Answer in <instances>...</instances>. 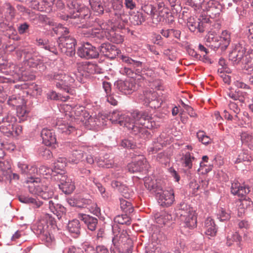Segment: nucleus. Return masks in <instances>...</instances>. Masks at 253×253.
Listing matches in <instances>:
<instances>
[{
  "mask_svg": "<svg viewBox=\"0 0 253 253\" xmlns=\"http://www.w3.org/2000/svg\"><path fill=\"white\" fill-rule=\"evenodd\" d=\"M5 10V16L9 18V21L13 20L16 13V10L14 7L8 2H5L2 7Z\"/></svg>",
  "mask_w": 253,
  "mask_h": 253,
  "instance_id": "35",
  "label": "nucleus"
},
{
  "mask_svg": "<svg viewBox=\"0 0 253 253\" xmlns=\"http://www.w3.org/2000/svg\"><path fill=\"white\" fill-rule=\"evenodd\" d=\"M134 78L126 81H118L116 85L118 89L125 94H129L136 90L137 85Z\"/></svg>",
  "mask_w": 253,
  "mask_h": 253,
  "instance_id": "17",
  "label": "nucleus"
},
{
  "mask_svg": "<svg viewBox=\"0 0 253 253\" xmlns=\"http://www.w3.org/2000/svg\"><path fill=\"white\" fill-rule=\"evenodd\" d=\"M112 243L116 248H122L127 250L132 247V241L129 238L126 231L122 230L121 234L116 235L112 238Z\"/></svg>",
  "mask_w": 253,
  "mask_h": 253,
  "instance_id": "14",
  "label": "nucleus"
},
{
  "mask_svg": "<svg viewBox=\"0 0 253 253\" xmlns=\"http://www.w3.org/2000/svg\"><path fill=\"white\" fill-rule=\"evenodd\" d=\"M195 158L191 156L189 152H187L181 158L180 161L182 166L187 170H189L192 168V161Z\"/></svg>",
  "mask_w": 253,
  "mask_h": 253,
  "instance_id": "30",
  "label": "nucleus"
},
{
  "mask_svg": "<svg viewBox=\"0 0 253 253\" xmlns=\"http://www.w3.org/2000/svg\"><path fill=\"white\" fill-rule=\"evenodd\" d=\"M36 44L46 50L53 53L55 55L58 54L57 48L53 42H50L48 40L41 38H37L36 40Z\"/></svg>",
  "mask_w": 253,
  "mask_h": 253,
  "instance_id": "23",
  "label": "nucleus"
},
{
  "mask_svg": "<svg viewBox=\"0 0 253 253\" xmlns=\"http://www.w3.org/2000/svg\"><path fill=\"white\" fill-rule=\"evenodd\" d=\"M241 239V237L239 236V234L237 233H235L233 234H231L230 235H228L227 236V244L228 246H230L232 244V242H240Z\"/></svg>",
  "mask_w": 253,
  "mask_h": 253,
  "instance_id": "61",
  "label": "nucleus"
},
{
  "mask_svg": "<svg viewBox=\"0 0 253 253\" xmlns=\"http://www.w3.org/2000/svg\"><path fill=\"white\" fill-rule=\"evenodd\" d=\"M72 115H74L76 117H80L84 119L85 117H88L89 114L86 112L84 108L82 106H75L72 108Z\"/></svg>",
  "mask_w": 253,
  "mask_h": 253,
  "instance_id": "32",
  "label": "nucleus"
},
{
  "mask_svg": "<svg viewBox=\"0 0 253 253\" xmlns=\"http://www.w3.org/2000/svg\"><path fill=\"white\" fill-rule=\"evenodd\" d=\"M236 207L238 210V215L242 216L245 212L246 207L245 205H247V201L243 200H238L236 202Z\"/></svg>",
  "mask_w": 253,
  "mask_h": 253,
  "instance_id": "52",
  "label": "nucleus"
},
{
  "mask_svg": "<svg viewBox=\"0 0 253 253\" xmlns=\"http://www.w3.org/2000/svg\"><path fill=\"white\" fill-rule=\"evenodd\" d=\"M84 69L90 74L100 73L101 70L96 64L89 62L84 65Z\"/></svg>",
  "mask_w": 253,
  "mask_h": 253,
  "instance_id": "45",
  "label": "nucleus"
},
{
  "mask_svg": "<svg viewBox=\"0 0 253 253\" xmlns=\"http://www.w3.org/2000/svg\"><path fill=\"white\" fill-rule=\"evenodd\" d=\"M41 135L43 143L46 146H50L56 142V136L52 130L44 128L41 131Z\"/></svg>",
  "mask_w": 253,
  "mask_h": 253,
  "instance_id": "22",
  "label": "nucleus"
},
{
  "mask_svg": "<svg viewBox=\"0 0 253 253\" xmlns=\"http://www.w3.org/2000/svg\"><path fill=\"white\" fill-rule=\"evenodd\" d=\"M66 159L65 158H59L54 164V167L51 169V173L64 172V168L66 166Z\"/></svg>",
  "mask_w": 253,
  "mask_h": 253,
  "instance_id": "31",
  "label": "nucleus"
},
{
  "mask_svg": "<svg viewBox=\"0 0 253 253\" xmlns=\"http://www.w3.org/2000/svg\"><path fill=\"white\" fill-rule=\"evenodd\" d=\"M166 13L167 11H163V10H160L158 14L156 13V16H152L151 18L153 23L156 24L161 22L164 23Z\"/></svg>",
  "mask_w": 253,
  "mask_h": 253,
  "instance_id": "46",
  "label": "nucleus"
},
{
  "mask_svg": "<svg viewBox=\"0 0 253 253\" xmlns=\"http://www.w3.org/2000/svg\"><path fill=\"white\" fill-rule=\"evenodd\" d=\"M99 26L105 33V36L108 40L117 44L121 43L123 42V37L120 33V30L123 28H118L117 26H114V22L111 23V25L102 23L101 25H99Z\"/></svg>",
  "mask_w": 253,
  "mask_h": 253,
  "instance_id": "10",
  "label": "nucleus"
},
{
  "mask_svg": "<svg viewBox=\"0 0 253 253\" xmlns=\"http://www.w3.org/2000/svg\"><path fill=\"white\" fill-rule=\"evenodd\" d=\"M11 169V164L8 160H0V169L4 175Z\"/></svg>",
  "mask_w": 253,
  "mask_h": 253,
  "instance_id": "58",
  "label": "nucleus"
},
{
  "mask_svg": "<svg viewBox=\"0 0 253 253\" xmlns=\"http://www.w3.org/2000/svg\"><path fill=\"white\" fill-rule=\"evenodd\" d=\"M68 204L72 207H75L79 208H83L82 203V198H71L67 200Z\"/></svg>",
  "mask_w": 253,
  "mask_h": 253,
  "instance_id": "54",
  "label": "nucleus"
},
{
  "mask_svg": "<svg viewBox=\"0 0 253 253\" xmlns=\"http://www.w3.org/2000/svg\"><path fill=\"white\" fill-rule=\"evenodd\" d=\"M251 159V157L247 152L243 151L239 154L235 163H239L242 162H249L250 161Z\"/></svg>",
  "mask_w": 253,
  "mask_h": 253,
  "instance_id": "57",
  "label": "nucleus"
},
{
  "mask_svg": "<svg viewBox=\"0 0 253 253\" xmlns=\"http://www.w3.org/2000/svg\"><path fill=\"white\" fill-rule=\"evenodd\" d=\"M244 34L249 42L253 45V24L251 23L247 26L244 30Z\"/></svg>",
  "mask_w": 253,
  "mask_h": 253,
  "instance_id": "47",
  "label": "nucleus"
},
{
  "mask_svg": "<svg viewBox=\"0 0 253 253\" xmlns=\"http://www.w3.org/2000/svg\"><path fill=\"white\" fill-rule=\"evenodd\" d=\"M149 165L143 156H139V159L136 162H132L127 165V169L129 172H144L146 173L148 169Z\"/></svg>",
  "mask_w": 253,
  "mask_h": 253,
  "instance_id": "16",
  "label": "nucleus"
},
{
  "mask_svg": "<svg viewBox=\"0 0 253 253\" xmlns=\"http://www.w3.org/2000/svg\"><path fill=\"white\" fill-rule=\"evenodd\" d=\"M162 136H160V138H158L157 142H155L153 146L149 148L148 150L149 152L155 153L161 149L163 145L165 144L164 143L162 142L161 141Z\"/></svg>",
  "mask_w": 253,
  "mask_h": 253,
  "instance_id": "55",
  "label": "nucleus"
},
{
  "mask_svg": "<svg viewBox=\"0 0 253 253\" xmlns=\"http://www.w3.org/2000/svg\"><path fill=\"white\" fill-rule=\"evenodd\" d=\"M18 199L21 203L28 204H33L35 208H39L42 205V203L40 201L37 200V199L25 195L19 196L18 197Z\"/></svg>",
  "mask_w": 253,
  "mask_h": 253,
  "instance_id": "37",
  "label": "nucleus"
},
{
  "mask_svg": "<svg viewBox=\"0 0 253 253\" xmlns=\"http://www.w3.org/2000/svg\"><path fill=\"white\" fill-rule=\"evenodd\" d=\"M17 117L19 119L20 123L24 122L27 120L28 116V111L26 109V106L20 105L16 108Z\"/></svg>",
  "mask_w": 253,
  "mask_h": 253,
  "instance_id": "40",
  "label": "nucleus"
},
{
  "mask_svg": "<svg viewBox=\"0 0 253 253\" xmlns=\"http://www.w3.org/2000/svg\"><path fill=\"white\" fill-rule=\"evenodd\" d=\"M72 157H75V159L70 157L69 160L70 162L73 163L77 164L80 160L82 158L83 154L81 151L76 150L72 154Z\"/></svg>",
  "mask_w": 253,
  "mask_h": 253,
  "instance_id": "64",
  "label": "nucleus"
},
{
  "mask_svg": "<svg viewBox=\"0 0 253 253\" xmlns=\"http://www.w3.org/2000/svg\"><path fill=\"white\" fill-rule=\"evenodd\" d=\"M77 24L79 28V32L84 37L102 39L105 37V33L99 26L102 23L97 18L85 23L83 22L80 24L77 22Z\"/></svg>",
  "mask_w": 253,
  "mask_h": 253,
  "instance_id": "5",
  "label": "nucleus"
},
{
  "mask_svg": "<svg viewBox=\"0 0 253 253\" xmlns=\"http://www.w3.org/2000/svg\"><path fill=\"white\" fill-rule=\"evenodd\" d=\"M67 6L70 9V15H67L63 18L64 20H67L68 17L71 18L72 14H76L79 11L81 6L83 4L79 3L77 0H70L67 2Z\"/></svg>",
  "mask_w": 253,
  "mask_h": 253,
  "instance_id": "29",
  "label": "nucleus"
},
{
  "mask_svg": "<svg viewBox=\"0 0 253 253\" xmlns=\"http://www.w3.org/2000/svg\"><path fill=\"white\" fill-rule=\"evenodd\" d=\"M227 96L233 100H239L241 103H244L248 98V93L246 92L239 90L229 89L227 91Z\"/></svg>",
  "mask_w": 253,
  "mask_h": 253,
  "instance_id": "25",
  "label": "nucleus"
},
{
  "mask_svg": "<svg viewBox=\"0 0 253 253\" xmlns=\"http://www.w3.org/2000/svg\"><path fill=\"white\" fill-rule=\"evenodd\" d=\"M107 101L111 104L113 106H116L118 104V100L119 97L118 96L115 94H109L106 95Z\"/></svg>",
  "mask_w": 253,
  "mask_h": 253,
  "instance_id": "63",
  "label": "nucleus"
},
{
  "mask_svg": "<svg viewBox=\"0 0 253 253\" xmlns=\"http://www.w3.org/2000/svg\"><path fill=\"white\" fill-rule=\"evenodd\" d=\"M77 54L81 58L89 59L98 58L99 53L98 49L90 43L86 42L78 48Z\"/></svg>",
  "mask_w": 253,
  "mask_h": 253,
  "instance_id": "13",
  "label": "nucleus"
},
{
  "mask_svg": "<svg viewBox=\"0 0 253 253\" xmlns=\"http://www.w3.org/2000/svg\"><path fill=\"white\" fill-rule=\"evenodd\" d=\"M155 220L163 221H169L172 220V215L165 211H161L160 212H155L153 213Z\"/></svg>",
  "mask_w": 253,
  "mask_h": 253,
  "instance_id": "38",
  "label": "nucleus"
},
{
  "mask_svg": "<svg viewBox=\"0 0 253 253\" xmlns=\"http://www.w3.org/2000/svg\"><path fill=\"white\" fill-rule=\"evenodd\" d=\"M123 225V223L121 222H115L112 224V232L114 236L121 234L122 230H124L122 229Z\"/></svg>",
  "mask_w": 253,
  "mask_h": 253,
  "instance_id": "60",
  "label": "nucleus"
},
{
  "mask_svg": "<svg viewBox=\"0 0 253 253\" xmlns=\"http://www.w3.org/2000/svg\"><path fill=\"white\" fill-rule=\"evenodd\" d=\"M38 230L39 231L40 234H43V235L45 237V239L47 243H50L52 241V237L50 234L45 231V229L42 227V222H37Z\"/></svg>",
  "mask_w": 253,
  "mask_h": 253,
  "instance_id": "49",
  "label": "nucleus"
},
{
  "mask_svg": "<svg viewBox=\"0 0 253 253\" xmlns=\"http://www.w3.org/2000/svg\"><path fill=\"white\" fill-rule=\"evenodd\" d=\"M204 7L207 11V14L211 19H215L216 20V18L219 17L222 6L217 1L210 0Z\"/></svg>",
  "mask_w": 253,
  "mask_h": 253,
  "instance_id": "15",
  "label": "nucleus"
},
{
  "mask_svg": "<svg viewBox=\"0 0 253 253\" xmlns=\"http://www.w3.org/2000/svg\"><path fill=\"white\" fill-rule=\"evenodd\" d=\"M206 234L211 237H213L216 233L217 229L214 222H206L205 225Z\"/></svg>",
  "mask_w": 253,
  "mask_h": 253,
  "instance_id": "48",
  "label": "nucleus"
},
{
  "mask_svg": "<svg viewBox=\"0 0 253 253\" xmlns=\"http://www.w3.org/2000/svg\"><path fill=\"white\" fill-rule=\"evenodd\" d=\"M219 37V42H221L222 49H225L229 45L230 42V35L227 31H223Z\"/></svg>",
  "mask_w": 253,
  "mask_h": 253,
  "instance_id": "39",
  "label": "nucleus"
},
{
  "mask_svg": "<svg viewBox=\"0 0 253 253\" xmlns=\"http://www.w3.org/2000/svg\"><path fill=\"white\" fill-rule=\"evenodd\" d=\"M99 53L110 59H114L119 53L116 46L109 42L102 43L98 47Z\"/></svg>",
  "mask_w": 253,
  "mask_h": 253,
  "instance_id": "18",
  "label": "nucleus"
},
{
  "mask_svg": "<svg viewBox=\"0 0 253 253\" xmlns=\"http://www.w3.org/2000/svg\"><path fill=\"white\" fill-rule=\"evenodd\" d=\"M229 59L233 65H238L249 72L253 71V49L246 54V49L241 44L236 45L229 54Z\"/></svg>",
  "mask_w": 253,
  "mask_h": 253,
  "instance_id": "3",
  "label": "nucleus"
},
{
  "mask_svg": "<svg viewBox=\"0 0 253 253\" xmlns=\"http://www.w3.org/2000/svg\"><path fill=\"white\" fill-rule=\"evenodd\" d=\"M157 98V93L154 91H146L144 93V101L146 105H148L151 101H155Z\"/></svg>",
  "mask_w": 253,
  "mask_h": 253,
  "instance_id": "50",
  "label": "nucleus"
},
{
  "mask_svg": "<svg viewBox=\"0 0 253 253\" xmlns=\"http://www.w3.org/2000/svg\"><path fill=\"white\" fill-rule=\"evenodd\" d=\"M59 188L65 194H70L75 189V186L72 180L69 178L62 184H58Z\"/></svg>",
  "mask_w": 253,
  "mask_h": 253,
  "instance_id": "33",
  "label": "nucleus"
},
{
  "mask_svg": "<svg viewBox=\"0 0 253 253\" xmlns=\"http://www.w3.org/2000/svg\"><path fill=\"white\" fill-rule=\"evenodd\" d=\"M4 112V109L0 104V118L4 119L3 120L0 119V131L2 133H10L13 131V123H15L17 119L14 115Z\"/></svg>",
  "mask_w": 253,
  "mask_h": 253,
  "instance_id": "11",
  "label": "nucleus"
},
{
  "mask_svg": "<svg viewBox=\"0 0 253 253\" xmlns=\"http://www.w3.org/2000/svg\"><path fill=\"white\" fill-rule=\"evenodd\" d=\"M108 119L113 123L119 124L125 126V124L130 121V117L128 115H123L120 112L114 111L110 113L108 116Z\"/></svg>",
  "mask_w": 253,
  "mask_h": 253,
  "instance_id": "21",
  "label": "nucleus"
},
{
  "mask_svg": "<svg viewBox=\"0 0 253 253\" xmlns=\"http://www.w3.org/2000/svg\"><path fill=\"white\" fill-rule=\"evenodd\" d=\"M250 191V187L248 185L241 184L238 181H235L232 183L231 192L234 195L243 197L248 194Z\"/></svg>",
  "mask_w": 253,
  "mask_h": 253,
  "instance_id": "20",
  "label": "nucleus"
},
{
  "mask_svg": "<svg viewBox=\"0 0 253 253\" xmlns=\"http://www.w3.org/2000/svg\"><path fill=\"white\" fill-rule=\"evenodd\" d=\"M51 175L53 176L55 180L59 181V184H62L65 181H67V179H69V178L67 177V175L65 173V171L64 172H57L54 173H51Z\"/></svg>",
  "mask_w": 253,
  "mask_h": 253,
  "instance_id": "51",
  "label": "nucleus"
},
{
  "mask_svg": "<svg viewBox=\"0 0 253 253\" xmlns=\"http://www.w3.org/2000/svg\"><path fill=\"white\" fill-rule=\"evenodd\" d=\"M130 117V121L126 123L124 126L131 130L134 135H139L141 137L147 136L150 133L146 128L152 129L155 126L156 123L148 112L135 110Z\"/></svg>",
  "mask_w": 253,
  "mask_h": 253,
  "instance_id": "1",
  "label": "nucleus"
},
{
  "mask_svg": "<svg viewBox=\"0 0 253 253\" xmlns=\"http://www.w3.org/2000/svg\"><path fill=\"white\" fill-rule=\"evenodd\" d=\"M30 28V25L24 22L20 24L17 28L18 33L20 35H24L28 32Z\"/></svg>",
  "mask_w": 253,
  "mask_h": 253,
  "instance_id": "62",
  "label": "nucleus"
},
{
  "mask_svg": "<svg viewBox=\"0 0 253 253\" xmlns=\"http://www.w3.org/2000/svg\"><path fill=\"white\" fill-rule=\"evenodd\" d=\"M187 25L191 32H194L196 30H198L199 25L198 24L197 19L194 17H190L188 19Z\"/></svg>",
  "mask_w": 253,
  "mask_h": 253,
  "instance_id": "53",
  "label": "nucleus"
},
{
  "mask_svg": "<svg viewBox=\"0 0 253 253\" xmlns=\"http://www.w3.org/2000/svg\"><path fill=\"white\" fill-rule=\"evenodd\" d=\"M90 16V10L87 6L83 4L78 13L71 15V18L76 19L78 18L81 19H86L89 18Z\"/></svg>",
  "mask_w": 253,
  "mask_h": 253,
  "instance_id": "28",
  "label": "nucleus"
},
{
  "mask_svg": "<svg viewBox=\"0 0 253 253\" xmlns=\"http://www.w3.org/2000/svg\"><path fill=\"white\" fill-rule=\"evenodd\" d=\"M54 31L56 34L61 35L57 41L58 47L61 52L69 56L75 55L76 42L74 38L66 36L69 32L68 29L64 27L61 24H59L54 29Z\"/></svg>",
  "mask_w": 253,
  "mask_h": 253,
  "instance_id": "4",
  "label": "nucleus"
},
{
  "mask_svg": "<svg viewBox=\"0 0 253 253\" xmlns=\"http://www.w3.org/2000/svg\"><path fill=\"white\" fill-rule=\"evenodd\" d=\"M219 39L218 36H215L212 34H209L207 38V42L211 43L210 46L214 48H218L221 47V42H219Z\"/></svg>",
  "mask_w": 253,
  "mask_h": 253,
  "instance_id": "41",
  "label": "nucleus"
},
{
  "mask_svg": "<svg viewBox=\"0 0 253 253\" xmlns=\"http://www.w3.org/2000/svg\"><path fill=\"white\" fill-rule=\"evenodd\" d=\"M89 4L92 9L97 14H102L105 10L100 0H89Z\"/></svg>",
  "mask_w": 253,
  "mask_h": 253,
  "instance_id": "36",
  "label": "nucleus"
},
{
  "mask_svg": "<svg viewBox=\"0 0 253 253\" xmlns=\"http://www.w3.org/2000/svg\"><path fill=\"white\" fill-rule=\"evenodd\" d=\"M57 127L59 132L65 134H70L75 131V127L69 125L64 121H58L57 123Z\"/></svg>",
  "mask_w": 253,
  "mask_h": 253,
  "instance_id": "27",
  "label": "nucleus"
},
{
  "mask_svg": "<svg viewBox=\"0 0 253 253\" xmlns=\"http://www.w3.org/2000/svg\"><path fill=\"white\" fill-rule=\"evenodd\" d=\"M141 9L148 15L151 16V18L152 16H156V12H157L156 8L154 5L146 3L145 1L144 3H142Z\"/></svg>",
  "mask_w": 253,
  "mask_h": 253,
  "instance_id": "44",
  "label": "nucleus"
},
{
  "mask_svg": "<svg viewBox=\"0 0 253 253\" xmlns=\"http://www.w3.org/2000/svg\"><path fill=\"white\" fill-rule=\"evenodd\" d=\"M7 104L11 106H16L17 108L21 104H24V99L19 96L12 95L9 97Z\"/></svg>",
  "mask_w": 253,
  "mask_h": 253,
  "instance_id": "43",
  "label": "nucleus"
},
{
  "mask_svg": "<svg viewBox=\"0 0 253 253\" xmlns=\"http://www.w3.org/2000/svg\"><path fill=\"white\" fill-rule=\"evenodd\" d=\"M39 154L45 159H49L52 157V153L50 150L45 147H42L40 148Z\"/></svg>",
  "mask_w": 253,
  "mask_h": 253,
  "instance_id": "59",
  "label": "nucleus"
},
{
  "mask_svg": "<svg viewBox=\"0 0 253 253\" xmlns=\"http://www.w3.org/2000/svg\"><path fill=\"white\" fill-rule=\"evenodd\" d=\"M55 0H40L33 2L34 8L40 11H50Z\"/></svg>",
  "mask_w": 253,
  "mask_h": 253,
  "instance_id": "24",
  "label": "nucleus"
},
{
  "mask_svg": "<svg viewBox=\"0 0 253 253\" xmlns=\"http://www.w3.org/2000/svg\"><path fill=\"white\" fill-rule=\"evenodd\" d=\"M121 208L126 214L118 215L115 217L114 221H121V220H125V221H130L131 218L127 216V213L132 212L133 208L131 203L125 199H120Z\"/></svg>",
  "mask_w": 253,
  "mask_h": 253,
  "instance_id": "19",
  "label": "nucleus"
},
{
  "mask_svg": "<svg viewBox=\"0 0 253 253\" xmlns=\"http://www.w3.org/2000/svg\"><path fill=\"white\" fill-rule=\"evenodd\" d=\"M121 59L126 64L121 69L120 72L122 74H125L130 78H135L136 76H139L145 80H148L154 76L153 70L144 68V64L142 62L123 55L121 56Z\"/></svg>",
  "mask_w": 253,
  "mask_h": 253,
  "instance_id": "2",
  "label": "nucleus"
},
{
  "mask_svg": "<svg viewBox=\"0 0 253 253\" xmlns=\"http://www.w3.org/2000/svg\"><path fill=\"white\" fill-rule=\"evenodd\" d=\"M111 7L112 9L105 8V10L114 16L112 20L114 22V26L121 29L125 28L127 22V15L124 12L123 5L119 1H114L111 3Z\"/></svg>",
  "mask_w": 253,
  "mask_h": 253,
  "instance_id": "8",
  "label": "nucleus"
},
{
  "mask_svg": "<svg viewBox=\"0 0 253 253\" xmlns=\"http://www.w3.org/2000/svg\"><path fill=\"white\" fill-rule=\"evenodd\" d=\"M49 208L53 215L46 213L44 216L45 221H56V220L62 219L66 211L65 208L60 204H55L52 200L48 201Z\"/></svg>",
  "mask_w": 253,
  "mask_h": 253,
  "instance_id": "12",
  "label": "nucleus"
},
{
  "mask_svg": "<svg viewBox=\"0 0 253 253\" xmlns=\"http://www.w3.org/2000/svg\"><path fill=\"white\" fill-rule=\"evenodd\" d=\"M210 17L208 15H201L198 19V31L200 33L204 32L206 29L210 27L212 21Z\"/></svg>",
  "mask_w": 253,
  "mask_h": 253,
  "instance_id": "26",
  "label": "nucleus"
},
{
  "mask_svg": "<svg viewBox=\"0 0 253 253\" xmlns=\"http://www.w3.org/2000/svg\"><path fill=\"white\" fill-rule=\"evenodd\" d=\"M156 189V197L159 204L162 207L170 206L174 201V192L172 189L164 190L160 187L152 185L150 190Z\"/></svg>",
  "mask_w": 253,
  "mask_h": 253,
  "instance_id": "9",
  "label": "nucleus"
},
{
  "mask_svg": "<svg viewBox=\"0 0 253 253\" xmlns=\"http://www.w3.org/2000/svg\"><path fill=\"white\" fill-rule=\"evenodd\" d=\"M40 178L35 179L33 177H31L28 180L29 182L28 185L29 192L32 194L37 195L43 199H50L52 198L54 193L52 189L46 185H43L40 182Z\"/></svg>",
  "mask_w": 253,
  "mask_h": 253,
  "instance_id": "7",
  "label": "nucleus"
},
{
  "mask_svg": "<svg viewBox=\"0 0 253 253\" xmlns=\"http://www.w3.org/2000/svg\"><path fill=\"white\" fill-rule=\"evenodd\" d=\"M67 228L72 233L79 234L80 233L79 222H68Z\"/></svg>",
  "mask_w": 253,
  "mask_h": 253,
  "instance_id": "56",
  "label": "nucleus"
},
{
  "mask_svg": "<svg viewBox=\"0 0 253 253\" xmlns=\"http://www.w3.org/2000/svg\"><path fill=\"white\" fill-rule=\"evenodd\" d=\"M97 163L100 167L110 168L112 167L114 161L112 159L110 158L109 155L106 154L103 157H100Z\"/></svg>",
  "mask_w": 253,
  "mask_h": 253,
  "instance_id": "34",
  "label": "nucleus"
},
{
  "mask_svg": "<svg viewBox=\"0 0 253 253\" xmlns=\"http://www.w3.org/2000/svg\"><path fill=\"white\" fill-rule=\"evenodd\" d=\"M129 20L132 24L134 25H139L143 22L145 19L142 13L137 12L129 17Z\"/></svg>",
  "mask_w": 253,
  "mask_h": 253,
  "instance_id": "42",
  "label": "nucleus"
},
{
  "mask_svg": "<svg viewBox=\"0 0 253 253\" xmlns=\"http://www.w3.org/2000/svg\"><path fill=\"white\" fill-rule=\"evenodd\" d=\"M75 75L73 76L69 74H65L62 71L50 74L48 75L49 79L55 80L56 86L68 93H71L72 90L70 86L75 82Z\"/></svg>",
  "mask_w": 253,
  "mask_h": 253,
  "instance_id": "6",
  "label": "nucleus"
}]
</instances>
